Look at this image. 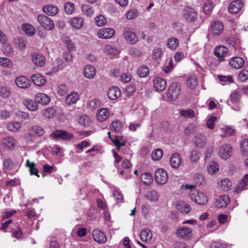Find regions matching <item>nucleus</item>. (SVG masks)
<instances>
[{
  "instance_id": "obj_1",
  "label": "nucleus",
  "mask_w": 248,
  "mask_h": 248,
  "mask_svg": "<svg viewBox=\"0 0 248 248\" xmlns=\"http://www.w3.org/2000/svg\"><path fill=\"white\" fill-rule=\"evenodd\" d=\"M37 19L40 24L46 30L51 31L55 28L53 21L46 16L40 14L38 16Z\"/></svg>"
},
{
  "instance_id": "obj_2",
  "label": "nucleus",
  "mask_w": 248,
  "mask_h": 248,
  "mask_svg": "<svg viewBox=\"0 0 248 248\" xmlns=\"http://www.w3.org/2000/svg\"><path fill=\"white\" fill-rule=\"evenodd\" d=\"M123 37L132 45L136 44L138 41V37L132 29L125 27L123 33Z\"/></svg>"
},
{
  "instance_id": "obj_3",
  "label": "nucleus",
  "mask_w": 248,
  "mask_h": 248,
  "mask_svg": "<svg viewBox=\"0 0 248 248\" xmlns=\"http://www.w3.org/2000/svg\"><path fill=\"white\" fill-rule=\"evenodd\" d=\"M155 179L156 183L159 185L166 184L168 180V176L166 171L161 168L158 169L155 172Z\"/></svg>"
},
{
  "instance_id": "obj_4",
  "label": "nucleus",
  "mask_w": 248,
  "mask_h": 248,
  "mask_svg": "<svg viewBox=\"0 0 248 248\" xmlns=\"http://www.w3.org/2000/svg\"><path fill=\"white\" fill-rule=\"evenodd\" d=\"M180 92V88L178 83L174 82L171 84L170 87L168 92V98L170 101H173L176 99Z\"/></svg>"
},
{
  "instance_id": "obj_5",
  "label": "nucleus",
  "mask_w": 248,
  "mask_h": 248,
  "mask_svg": "<svg viewBox=\"0 0 248 248\" xmlns=\"http://www.w3.org/2000/svg\"><path fill=\"white\" fill-rule=\"evenodd\" d=\"M189 196L191 200L198 204H205L208 202L207 196L202 192H197L196 194L190 193Z\"/></svg>"
},
{
  "instance_id": "obj_6",
  "label": "nucleus",
  "mask_w": 248,
  "mask_h": 248,
  "mask_svg": "<svg viewBox=\"0 0 248 248\" xmlns=\"http://www.w3.org/2000/svg\"><path fill=\"white\" fill-rule=\"evenodd\" d=\"M184 17L188 21L194 22L197 19V13L191 7H186L183 11Z\"/></svg>"
},
{
  "instance_id": "obj_7",
  "label": "nucleus",
  "mask_w": 248,
  "mask_h": 248,
  "mask_svg": "<svg viewBox=\"0 0 248 248\" xmlns=\"http://www.w3.org/2000/svg\"><path fill=\"white\" fill-rule=\"evenodd\" d=\"M92 235L93 240L98 243L104 244L107 241L105 234L99 230H94L93 231Z\"/></svg>"
},
{
  "instance_id": "obj_8",
  "label": "nucleus",
  "mask_w": 248,
  "mask_h": 248,
  "mask_svg": "<svg viewBox=\"0 0 248 248\" xmlns=\"http://www.w3.org/2000/svg\"><path fill=\"white\" fill-rule=\"evenodd\" d=\"M16 85L20 88L27 89L31 86V81L25 76H20L15 80Z\"/></svg>"
},
{
  "instance_id": "obj_9",
  "label": "nucleus",
  "mask_w": 248,
  "mask_h": 248,
  "mask_svg": "<svg viewBox=\"0 0 248 248\" xmlns=\"http://www.w3.org/2000/svg\"><path fill=\"white\" fill-rule=\"evenodd\" d=\"M51 136L57 139L69 140L72 138L73 135L66 131L59 130L53 132L51 134Z\"/></svg>"
},
{
  "instance_id": "obj_10",
  "label": "nucleus",
  "mask_w": 248,
  "mask_h": 248,
  "mask_svg": "<svg viewBox=\"0 0 248 248\" xmlns=\"http://www.w3.org/2000/svg\"><path fill=\"white\" fill-rule=\"evenodd\" d=\"M223 25L221 21H215L211 26V32L216 36H218L221 34L223 31Z\"/></svg>"
},
{
  "instance_id": "obj_11",
  "label": "nucleus",
  "mask_w": 248,
  "mask_h": 248,
  "mask_svg": "<svg viewBox=\"0 0 248 248\" xmlns=\"http://www.w3.org/2000/svg\"><path fill=\"white\" fill-rule=\"evenodd\" d=\"M115 34V31L111 28H103L100 29L98 32L100 38L108 39L112 37Z\"/></svg>"
},
{
  "instance_id": "obj_12",
  "label": "nucleus",
  "mask_w": 248,
  "mask_h": 248,
  "mask_svg": "<svg viewBox=\"0 0 248 248\" xmlns=\"http://www.w3.org/2000/svg\"><path fill=\"white\" fill-rule=\"evenodd\" d=\"M154 87L157 91L161 92L167 87V83L165 79L161 77H157L154 81Z\"/></svg>"
},
{
  "instance_id": "obj_13",
  "label": "nucleus",
  "mask_w": 248,
  "mask_h": 248,
  "mask_svg": "<svg viewBox=\"0 0 248 248\" xmlns=\"http://www.w3.org/2000/svg\"><path fill=\"white\" fill-rule=\"evenodd\" d=\"M243 3L241 0H235L233 1L229 5V11L231 13H237L242 8Z\"/></svg>"
},
{
  "instance_id": "obj_14",
  "label": "nucleus",
  "mask_w": 248,
  "mask_h": 248,
  "mask_svg": "<svg viewBox=\"0 0 248 248\" xmlns=\"http://www.w3.org/2000/svg\"><path fill=\"white\" fill-rule=\"evenodd\" d=\"M31 57L32 62L37 66H42L45 63V58L41 54L33 53Z\"/></svg>"
},
{
  "instance_id": "obj_15",
  "label": "nucleus",
  "mask_w": 248,
  "mask_h": 248,
  "mask_svg": "<svg viewBox=\"0 0 248 248\" xmlns=\"http://www.w3.org/2000/svg\"><path fill=\"white\" fill-rule=\"evenodd\" d=\"M228 53V48L222 46H217L215 51L214 54L218 58L220 61L224 60V57Z\"/></svg>"
},
{
  "instance_id": "obj_16",
  "label": "nucleus",
  "mask_w": 248,
  "mask_h": 248,
  "mask_svg": "<svg viewBox=\"0 0 248 248\" xmlns=\"http://www.w3.org/2000/svg\"><path fill=\"white\" fill-rule=\"evenodd\" d=\"M31 79L33 83L38 86H43L45 85L46 82V79L45 77L39 74L32 75Z\"/></svg>"
},
{
  "instance_id": "obj_17",
  "label": "nucleus",
  "mask_w": 248,
  "mask_h": 248,
  "mask_svg": "<svg viewBox=\"0 0 248 248\" xmlns=\"http://www.w3.org/2000/svg\"><path fill=\"white\" fill-rule=\"evenodd\" d=\"M230 202V200L228 196H221L217 199L215 205L218 208H222L226 206Z\"/></svg>"
},
{
  "instance_id": "obj_18",
  "label": "nucleus",
  "mask_w": 248,
  "mask_h": 248,
  "mask_svg": "<svg viewBox=\"0 0 248 248\" xmlns=\"http://www.w3.org/2000/svg\"><path fill=\"white\" fill-rule=\"evenodd\" d=\"M230 64L234 68L239 69L244 65L245 61L241 57H236L230 60Z\"/></svg>"
},
{
  "instance_id": "obj_19",
  "label": "nucleus",
  "mask_w": 248,
  "mask_h": 248,
  "mask_svg": "<svg viewBox=\"0 0 248 248\" xmlns=\"http://www.w3.org/2000/svg\"><path fill=\"white\" fill-rule=\"evenodd\" d=\"M176 208L179 212L186 214L189 213L191 210L190 205L184 201L178 202L176 204Z\"/></svg>"
},
{
  "instance_id": "obj_20",
  "label": "nucleus",
  "mask_w": 248,
  "mask_h": 248,
  "mask_svg": "<svg viewBox=\"0 0 248 248\" xmlns=\"http://www.w3.org/2000/svg\"><path fill=\"white\" fill-rule=\"evenodd\" d=\"M44 133V130L40 126L36 125L33 126L30 129L29 133L25 135V137L28 138L34 135H36L38 136H41Z\"/></svg>"
},
{
  "instance_id": "obj_21",
  "label": "nucleus",
  "mask_w": 248,
  "mask_h": 248,
  "mask_svg": "<svg viewBox=\"0 0 248 248\" xmlns=\"http://www.w3.org/2000/svg\"><path fill=\"white\" fill-rule=\"evenodd\" d=\"M232 153V148L229 145L223 146L219 151L220 156L224 159L228 158L231 156Z\"/></svg>"
},
{
  "instance_id": "obj_22",
  "label": "nucleus",
  "mask_w": 248,
  "mask_h": 248,
  "mask_svg": "<svg viewBox=\"0 0 248 248\" xmlns=\"http://www.w3.org/2000/svg\"><path fill=\"white\" fill-rule=\"evenodd\" d=\"M35 100L41 105H47L50 102V99L46 94L39 93L35 95Z\"/></svg>"
},
{
  "instance_id": "obj_23",
  "label": "nucleus",
  "mask_w": 248,
  "mask_h": 248,
  "mask_svg": "<svg viewBox=\"0 0 248 248\" xmlns=\"http://www.w3.org/2000/svg\"><path fill=\"white\" fill-rule=\"evenodd\" d=\"M170 163L173 168H178L181 164V158L178 153L173 154L170 159Z\"/></svg>"
},
{
  "instance_id": "obj_24",
  "label": "nucleus",
  "mask_w": 248,
  "mask_h": 248,
  "mask_svg": "<svg viewBox=\"0 0 248 248\" xmlns=\"http://www.w3.org/2000/svg\"><path fill=\"white\" fill-rule=\"evenodd\" d=\"M121 95L120 90L117 87H113L108 93V97L111 100H116Z\"/></svg>"
},
{
  "instance_id": "obj_25",
  "label": "nucleus",
  "mask_w": 248,
  "mask_h": 248,
  "mask_svg": "<svg viewBox=\"0 0 248 248\" xmlns=\"http://www.w3.org/2000/svg\"><path fill=\"white\" fill-rule=\"evenodd\" d=\"M109 116V111L107 108L100 109L96 114L97 120L100 122L106 120Z\"/></svg>"
},
{
  "instance_id": "obj_26",
  "label": "nucleus",
  "mask_w": 248,
  "mask_h": 248,
  "mask_svg": "<svg viewBox=\"0 0 248 248\" xmlns=\"http://www.w3.org/2000/svg\"><path fill=\"white\" fill-rule=\"evenodd\" d=\"M176 233L179 237L181 238L190 237L191 230L187 227H181L177 229Z\"/></svg>"
},
{
  "instance_id": "obj_27",
  "label": "nucleus",
  "mask_w": 248,
  "mask_h": 248,
  "mask_svg": "<svg viewBox=\"0 0 248 248\" xmlns=\"http://www.w3.org/2000/svg\"><path fill=\"white\" fill-rule=\"evenodd\" d=\"M43 11L48 16H54L58 12V9L56 6L51 5L44 6Z\"/></svg>"
},
{
  "instance_id": "obj_28",
  "label": "nucleus",
  "mask_w": 248,
  "mask_h": 248,
  "mask_svg": "<svg viewBox=\"0 0 248 248\" xmlns=\"http://www.w3.org/2000/svg\"><path fill=\"white\" fill-rule=\"evenodd\" d=\"M84 75L88 78H93L96 74L95 68L92 65H87L84 68Z\"/></svg>"
},
{
  "instance_id": "obj_29",
  "label": "nucleus",
  "mask_w": 248,
  "mask_h": 248,
  "mask_svg": "<svg viewBox=\"0 0 248 248\" xmlns=\"http://www.w3.org/2000/svg\"><path fill=\"white\" fill-rule=\"evenodd\" d=\"M24 105L30 110L35 111L38 108L37 102L35 100L26 99L23 102Z\"/></svg>"
},
{
  "instance_id": "obj_30",
  "label": "nucleus",
  "mask_w": 248,
  "mask_h": 248,
  "mask_svg": "<svg viewBox=\"0 0 248 248\" xmlns=\"http://www.w3.org/2000/svg\"><path fill=\"white\" fill-rule=\"evenodd\" d=\"M78 123L83 126L88 127L92 124V121L89 116L87 115H83L79 117Z\"/></svg>"
},
{
  "instance_id": "obj_31",
  "label": "nucleus",
  "mask_w": 248,
  "mask_h": 248,
  "mask_svg": "<svg viewBox=\"0 0 248 248\" xmlns=\"http://www.w3.org/2000/svg\"><path fill=\"white\" fill-rule=\"evenodd\" d=\"M14 44L16 47L20 50H23L26 47V41L21 37L14 39Z\"/></svg>"
},
{
  "instance_id": "obj_32",
  "label": "nucleus",
  "mask_w": 248,
  "mask_h": 248,
  "mask_svg": "<svg viewBox=\"0 0 248 248\" xmlns=\"http://www.w3.org/2000/svg\"><path fill=\"white\" fill-rule=\"evenodd\" d=\"M71 24L73 27L79 29L83 25V19L81 17H76L71 19Z\"/></svg>"
},
{
  "instance_id": "obj_33",
  "label": "nucleus",
  "mask_w": 248,
  "mask_h": 248,
  "mask_svg": "<svg viewBox=\"0 0 248 248\" xmlns=\"http://www.w3.org/2000/svg\"><path fill=\"white\" fill-rule=\"evenodd\" d=\"M198 81L194 76H189L186 80V85L190 89H193L198 85Z\"/></svg>"
},
{
  "instance_id": "obj_34",
  "label": "nucleus",
  "mask_w": 248,
  "mask_h": 248,
  "mask_svg": "<svg viewBox=\"0 0 248 248\" xmlns=\"http://www.w3.org/2000/svg\"><path fill=\"white\" fill-rule=\"evenodd\" d=\"M140 179L146 185H150L153 181L152 174L150 172H145L141 175Z\"/></svg>"
},
{
  "instance_id": "obj_35",
  "label": "nucleus",
  "mask_w": 248,
  "mask_h": 248,
  "mask_svg": "<svg viewBox=\"0 0 248 248\" xmlns=\"http://www.w3.org/2000/svg\"><path fill=\"white\" fill-rule=\"evenodd\" d=\"M78 98L79 94L76 92H73L66 97L65 101L68 105H71L72 103H76Z\"/></svg>"
},
{
  "instance_id": "obj_36",
  "label": "nucleus",
  "mask_w": 248,
  "mask_h": 248,
  "mask_svg": "<svg viewBox=\"0 0 248 248\" xmlns=\"http://www.w3.org/2000/svg\"><path fill=\"white\" fill-rule=\"evenodd\" d=\"M207 169L209 173L214 174L219 170L218 164L214 161L210 162L207 165Z\"/></svg>"
},
{
  "instance_id": "obj_37",
  "label": "nucleus",
  "mask_w": 248,
  "mask_h": 248,
  "mask_svg": "<svg viewBox=\"0 0 248 248\" xmlns=\"http://www.w3.org/2000/svg\"><path fill=\"white\" fill-rule=\"evenodd\" d=\"M140 237L142 241H146L151 239L152 233L149 230L143 229L140 232Z\"/></svg>"
},
{
  "instance_id": "obj_38",
  "label": "nucleus",
  "mask_w": 248,
  "mask_h": 248,
  "mask_svg": "<svg viewBox=\"0 0 248 248\" xmlns=\"http://www.w3.org/2000/svg\"><path fill=\"white\" fill-rule=\"evenodd\" d=\"M138 74L141 78L146 77L149 74V69L148 67L145 65H143L139 68L138 70Z\"/></svg>"
},
{
  "instance_id": "obj_39",
  "label": "nucleus",
  "mask_w": 248,
  "mask_h": 248,
  "mask_svg": "<svg viewBox=\"0 0 248 248\" xmlns=\"http://www.w3.org/2000/svg\"><path fill=\"white\" fill-rule=\"evenodd\" d=\"M197 126L193 123L190 124L185 130V134L186 136H190L197 132Z\"/></svg>"
},
{
  "instance_id": "obj_40",
  "label": "nucleus",
  "mask_w": 248,
  "mask_h": 248,
  "mask_svg": "<svg viewBox=\"0 0 248 248\" xmlns=\"http://www.w3.org/2000/svg\"><path fill=\"white\" fill-rule=\"evenodd\" d=\"M22 28L26 34L29 36L32 35L35 33L34 27L30 24H24Z\"/></svg>"
},
{
  "instance_id": "obj_41",
  "label": "nucleus",
  "mask_w": 248,
  "mask_h": 248,
  "mask_svg": "<svg viewBox=\"0 0 248 248\" xmlns=\"http://www.w3.org/2000/svg\"><path fill=\"white\" fill-rule=\"evenodd\" d=\"M163 155V151L160 149L155 150L152 155L151 157L153 160L158 161L161 159Z\"/></svg>"
},
{
  "instance_id": "obj_42",
  "label": "nucleus",
  "mask_w": 248,
  "mask_h": 248,
  "mask_svg": "<svg viewBox=\"0 0 248 248\" xmlns=\"http://www.w3.org/2000/svg\"><path fill=\"white\" fill-rule=\"evenodd\" d=\"M248 185V174H247L245 176L244 179L242 180L241 182L238 185L237 187L235 189V191L238 193L240 192Z\"/></svg>"
},
{
  "instance_id": "obj_43",
  "label": "nucleus",
  "mask_w": 248,
  "mask_h": 248,
  "mask_svg": "<svg viewBox=\"0 0 248 248\" xmlns=\"http://www.w3.org/2000/svg\"><path fill=\"white\" fill-rule=\"evenodd\" d=\"M168 46L172 50L176 49L179 46V41L175 38H170L168 40Z\"/></svg>"
},
{
  "instance_id": "obj_44",
  "label": "nucleus",
  "mask_w": 248,
  "mask_h": 248,
  "mask_svg": "<svg viewBox=\"0 0 248 248\" xmlns=\"http://www.w3.org/2000/svg\"><path fill=\"white\" fill-rule=\"evenodd\" d=\"M205 137L202 134L198 135L196 136V139L195 140V142L196 144L197 145L198 147H202L204 145V142L205 141Z\"/></svg>"
},
{
  "instance_id": "obj_45",
  "label": "nucleus",
  "mask_w": 248,
  "mask_h": 248,
  "mask_svg": "<svg viewBox=\"0 0 248 248\" xmlns=\"http://www.w3.org/2000/svg\"><path fill=\"white\" fill-rule=\"evenodd\" d=\"M231 186L232 183L228 179H224L221 181L220 187L222 190L228 191Z\"/></svg>"
},
{
  "instance_id": "obj_46",
  "label": "nucleus",
  "mask_w": 248,
  "mask_h": 248,
  "mask_svg": "<svg viewBox=\"0 0 248 248\" xmlns=\"http://www.w3.org/2000/svg\"><path fill=\"white\" fill-rule=\"evenodd\" d=\"M21 127V124L17 122L10 123L7 126V129L11 131H17Z\"/></svg>"
},
{
  "instance_id": "obj_47",
  "label": "nucleus",
  "mask_w": 248,
  "mask_h": 248,
  "mask_svg": "<svg viewBox=\"0 0 248 248\" xmlns=\"http://www.w3.org/2000/svg\"><path fill=\"white\" fill-rule=\"evenodd\" d=\"M44 116L47 118H51L56 115V111L52 108H49L43 111Z\"/></svg>"
},
{
  "instance_id": "obj_48",
  "label": "nucleus",
  "mask_w": 248,
  "mask_h": 248,
  "mask_svg": "<svg viewBox=\"0 0 248 248\" xmlns=\"http://www.w3.org/2000/svg\"><path fill=\"white\" fill-rule=\"evenodd\" d=\"M82 10L87 16H92L94 12L91 6L86 4L82 6Z\"/></svg>"
},
{
  "instance_id": "obj_49",
  "label": "nucleus",
  "mask_w": 248,
  "mask_h": 248,
  "mask_svg": "<svg viewBox=\"0 0 248 248\" xmlns=\"http://www.w3.org/2000/svg\"><path fill=\"white\" fill-rule=\"evenodd\" d=\"M110 127L112 131H114L116 133L120 132L122 129L121 124L118 121L113 122Z\"/></svg>"
},
{
  "instance_id": "obj_50",
  "label": "nucleus",
  "mask_w": 248,
  "mask_h": 248,
  "mask_svg": "<svg viewBox=\"0 0 248 248\" xmlns=\"http://www.w3.org/2000/svg\"><path fill=\"white\" fill-rule=\"evenodd\" d=\"M64 9L67 14H71L75 10L74 4L70 2L66 3L64 5Z\"/></svg>"
},
{
  "instance_id": "obj_51",
  "label": "nucleus",
  "mask_w": 248,
  "mask_h": 248,
  "mask_svg": "<svg viewBox=\"0 0 248 248\" xmlns=\"http://www.w3.org/2000/svg\"><path fill=\"white\" fill-rule=\"evenodd\" d=\"M241 152L243 155L248 154V139H244L241 143Z\"/></svg>"
},
{
  "instance_id": "obj_52",
  "label": "nucleus",
  "mask_w": 248,
  "mask_h": 248,
  "mask_svg": "<svg viewBox=\"0 0 248 248\" xmlns=\"http://www.w3.org/2000/svg\"><path fill=\"white\" fill-rule=\"evenodd\" d=\"M238 78L242 82L246 81L248 79V70H242L238 75Z\"/></svg>"
},
{
  "instance_id": "obj_53",
  "label": "nucleus",
  "mask_w": 248,
  "mask_h": 248,
  "mask_svg": "<svg viewBox=\"0 0 248 248\" xmlns=\"http://www.w3.org/2000/svg\"><path fill=\"white\" fill-rule=\"evenodd\" d=\"M3 166L4 169L7 170H10L14 168L15 164L10 159H7L3 162Z\"/></svg>"
},
{
  "instance_id": "obj_54",
  "label": "nucleus",
  "mask_w": 248,
  "mask_h": 248,
  "mask_svg": "<svg viewBox=\"0 0 248 248\" xmlns=\"http://www.w3.org/2000/svg\"><path fill=\"white\" fill-rule=\"evenodd\" d=\"M0 94L3 98H7L10 95L11 92L6 87H1L0 88Z\"/></svg>"
},
{
  "instance_id": "obj_55",
  "label": "nucleus",
  "mask_w": 248,
  "mask_h": 248,
  "mask_svg": "<svg viewBox=\"0 0 248 248\" xmlns=\"http://www.w3.org/2000/svg\"><path fill=\"white\" fill-rule=\"evenodd\" d=\"M13 51V47L10 45L6 43V42L3 44V52L5 54L9 56L12 53Z\"/></svg>"
},
{
  "instance_id": "obj_56",
  "label": "nucleus",
  "mask_w": 248,
  "mask_h": 248,
  "mask_svg": "<svg viewBox=\"0 0 248 248\" xmlns=\"http://www.w3.org/2000/svg\"><path fill=\"white\" fill-rule=\"evenodd\" d=\"M162 55V50L160 48H155L153 52V58L154 59H158L161 58Z\"/></svg>"
},
{
  "instance_id": "obj_57",
  "label": "nucleus",
  "mask_w": 248,
  "mask_h": 248,
  "mask_svg": "<svg viewBox=\"0 0 248 248\" xmlns=\"http://www.w3.org/2000/svg\"><path fill=\"white\" fill-rule=\"evenodd\" d=\"M96 22L98 26H102L105 25L106 22L105 17L102 15H99L96 18Z\"/></svg>"
},
{
  "instance_id": "obj_58",
  "label": "nucleus",
  "mask_w": 248,
  "mask_h": 248,
  "mask_svg": "<svg viewBox=\"0 0 248 248\" xmlns=\"http://www.w3.org/2000/svg\"><path fill=\"white\" fill-rule=\"evenodd\" d=\"M217 119V117L215 116L210 117L206 122V125L207 127L210 129L214 128V123Z\"/></svg>"
},
{
  "instance_id": "obj_59",
  "label": "nucleus",
  "mask_w": 248,
  "mask_h": 248,
  "mask_svg": "<svg viewBox=\"0 0 248 248\" xmlns=\"http://www.w3.org/2000/svg\"><path fill=\"white\" fill-rule=\"evenodd\" d=\"M181 114L182 116H184L185 117L192 118L194 116V112L191 109H187L186 110H182L181 111Z\"/></svg>"
},
{
  "instance_id": "obj_60",
  "label": "nucleus",
  "mask_w": 248,
  "mask_h": 248,
  "mask_svg": "<svg viewBox=\"0 0 248 248\" xmlns=\"http://www.w3.org/2000/svg\"><path fill=\"white\" fill-rule=\"evenodd\" d=\"M213 8V4L209 1H206L203 5V10L205 14H208Z\"/></svg>"
},
{
  "instance_id": "obj_61",
  "label": "nucleus",
  "mask_w": 248,
  "mask_h": 248,
  "mask_svg": "<svg viewBox=\"0 0 248 248\" xmlns=\"http://www.w3.org/2000/svg\"><path fill=\"white\" fill-rule=\"evenodd\" d=\"M240 94L238 92H233L230 96L231 100L233 103H235L238 101L240 99Z\"/></svg>"
},
{
  "instance_id": "obj_62",
  "label": "nucleus",
  "mask_w": 248,
  "mask_h": 248,
  "mask_svg": "<svg viewBox=\"0 0 248 248\" xmlns=\"http://www.w3.org/2000/svg\"><path fill=\"white\" fill-rule=\"evenodd\" d=\"M221 131L223 133V134H221V136L223 137H225L227 135L231 136L233 134L234 131V129L230 127H227L225 129L222 128Z\"/></svg>"
},
{
  "instance_id": "obj_63",
  "label": "nucleus",
  "mask_w": 248,
  "mask_h": 248,
  "mask_svg": "<svg viewBox=\"0 0 248 248\" xmlns=\"http://www.w3.org/2000/svg\"><path fill=\"white\" fill-rule=\"evenodd\" d=\"M11 61L7 58H0V65L3 67H8L11 64Z\"/></svg>"
},
{
  "instance_id": "obj_64",
  "label": "nucleus",
  "mask_w": 248,
  "mask_h": 248,
  "mask_svg": "<svg viewBox=\"0 0 248 248\" xmlns=\"http://www.w3.org/2000/svg\"><path fill=\"white\" fill-rule=\"evenodd\" d=\"M137 16V12L133 9L128 12L126 14V17L127 19H132L134 18Z\"/></svg>"
}]
</instances>
